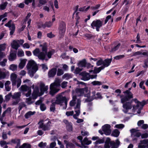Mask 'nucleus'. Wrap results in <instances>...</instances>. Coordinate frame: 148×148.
Listing matches in <instances>:
<instances>
[{
	"instance_id": "38",
	"label": "nucleus",
	"mask_w": 148,
	"mask_h": 148,
	"mask_svg": "<svg viewBox=\"0 0 148 148\" xmlns=\"http://www.w3.org/2000/svg\"><path fill=\"white\" fill-rule=\"evenodd\" d=\"M26 107V105L24 102H21L18 104V109L19 111L20 112L22 108Z\"/></svg>"
},
{
	"instance_id": "49",
	"label": "nucleus",
	"mask_w": 148,
	"mask_h": 148,
	"mask_svg": "<svg viewBox=\"0 0 148 148\" xmlns=\"http://www.w3.org/2000/svg\"><path fill=\"white\" fill-rule=\"evenodd\" d=\"M91 84L94 86H99L102 84V82L98 81H94L92 82Z\"/></svg>"
},
{
	"instance_id": "17",
	"label": "nucleus",
	"mask_w": 148,
	"mask_h": 148,
	"mask_svg": "<svg viewBox=\"0 0 148 148\" xmlns=\"http://www.w3.org/2000/svg\"><path fill=\"white\" fill-rule=\"evenodd\" d=\"M130 132L131 133V136L133 140H136V138H135V137H139L141 135V134L138 132V130L134 129H132L130 130Z\"/></svg>"
},
{
	"instance_id": "45",
	"label": "nucleus",
	"mask_w": 148,
	"mask_h": 148,
	"mask_svg": "<svg viewBox=\"0 0 148 148\" xmlns=\"http://www.w3.org/2000/svg\"><path fill=\"white\" fill-rule=\"evenodd\" d=\"M24 53L23 51L21 49H18L17 53V56L18 57H21L23 56Z\"/></svg>"
},
{
	"instance_id": "2",
	"label": "nucleus",
	"mask_w": 148,
	"mask_h": 148,
	"mask_svg": "<svg viewBox=\"0 0 148 148\" xmlns=\"http://www.w3.org/2000/svg\"><path fill=\"white\" fill-rule=\"evenodd\" d=\"M38 128L39 129H42V130H39L37 131V134L39 136H42L44 134L43 131H49L50 130L51 127L52 126V123L51 120L47 118L45 120H41L38 122Z\"/></svg>"
},
{
	"instance_id": "22",
	"label": "nucleus",
	"mask_w": 148,
	"mask_h": 148,
	"mask_svg": "<svg viewBox=\"0 0 148 148\" xmlns=\"http://www.w3.org/2000/svg\"><path fill=\"white\" fill-rule=\"evenodd\" d=\"M52 25V23L51 21L46 22L44 24H40L38 25V28H40L42 27L43 28H45L46 27H50Z\"/></svg>"
},
{
	"instance_id": "3",
	"label": "nucleus",
	"mask_w": 148,
	"mask_h": 148,
	"mask_svg": "<svg viewBox=\"0 0 148 148\" xmlns=\"http://www.w3.org/2000/svg\"><path fill=\"white\" fill-rule=\"evenodd\" d=\"M41 47L42 51H40L38 48H36L33 51L34 55L38 57L40 60L46 61L48 60V59L46 58V55L47 51V44L45 43L40 45Z\"/></svg>"
},
{
	"instance_id": "40",
	"label": "nucleus",
	"mask_w": 148,
	"mask_h": 148,
	"mask_svg": "<svg viewBox=\"0 0 148 148\" xmlns=\"http://www.w3.org/2000/svg\"><path fill=\"white\" fill-rule=\"evenodd\" d=\"M20 88L21 91L24 92L27 91L29 90V87L25 85H22Z\"/></svg>"
},
{
	"instance_id": "24",
	"label": "nucleus",
	"mask_w": 148,
	"mask_h": 148,
	"mask_svg": "<svg viewBox=\"0 0 148 148\" xmlns=\"http://www.w3.org/2000/svg\"><path fill=\"white\" fill-rule=\"evenodd\" d=\"M112 61L111 59H107L103 61V65L102 66V67H104V69L106 67L109 66L110 64Z\"/></svg>"
},
{
	"instance_id": "39",
	"label": "nucleus",
	"mask_w": 148,
	"mask_h": 148,
	"mask_svg": "<svg viewBox=\"0 0 148 148\" xmlns=\"http://www.w3.org/2000/svg\"><path fill=\"white\" fill-rule=\"evenodd\" d=\"M10 29V34L11 35H12L14 33L15 29V25L14 24L11 25V26L9 27Z\"/></svg>"
},
{
	"instance_id": "4",
	"label": "nucleus",
	"mask_w": 148,
	"mask_h": 148,
	"mask_svg": "<svg viewBox=\"0 0 148 148\" xmlns=\"http://www.w3.org/2000/svg\"><path fill=\"white\" fill-rule=\"evenodd\" d=\"M26 67L28 70V74L30 77H32L34 73L38 70V66L37 64L33 60H30L28 61Z\"/></svg>"
},
{
	"instance_id": "8",
	"label": "nucleus",
	"mask_w": 148,
	"mask_h": 148,
	"mask_svg": "<svg viewBox=\"0 0 148 148\" xmlns=\"http://www.w3.org/2000/svg\"><path fill=\"white\" fill-rule=\"evenodd\" d=\"M56 100L55 103L56 104H61L62 103H64L65 107L64 108L66 109L67 107L68 100L65 97H63L62 95L59 94L56 97Z\"/></svg>"
},
{
	"instance_id": "1",
	"label": "nucleus",
	"mask_w": 148,
	"mask_h": 148,
	"mask_svg": "<svg viewBox=\"0 0 148 148\" xmlns=\"http://www.w3.org/2000/svg\"><path fill=\"white\" fill-rule=\"evenodd\" d=\"M72 92V99L70 102V105L71 106H75V108L80 107L81 100L79 97L84 95V97H88L90 95V91L87 87L76 88Z\"/></svg>"
},
{
	"instance_id": "62",
	"label": "nucleus",
	"mask_w": 148,
	"mask_h": 148,
	"mask_svg": "<svg viewBox=\"0 0 148 148\" xmlns=\"http://www.w3.org/2000/svg\"><path fill=\"white\" fill-rule=\"evenodd\" d=\"M12 94L11 92L6 95L5 96V100L6 101H8L10 99L11 96L12 97Z\"/></svg>"
},
{
	"instance_id": "25",
	"label": "nucleus",
	"mask_w": 148,
	"mask_h": 148,
	"mask_svg": "<svg viewBox=\"0 0 148 148\" xmlns=\"http://www.w3.org/2000/svg\"><path fill=\"white\" fill-rule=\"evenodd\" d=\"M12 47L14 49L17 50L20 45H19L17 40H14L11 43Z\"/></svg>"
},
{
	"instance_id": "18",
	"label": "nucleus",
	"mask_w": 148,
	"mask_h": 148,
	"mask_svg": "<svg viewBox=\"0 0 148 148\" xmlns=\"http://www.w3.org/2000/svg\"><path fill=\"white\" fill-rule=\"evenodd\" d=\"M104 148H116V147L115 142L114 141H106L105 143Z\"/></svg>"
},
{
	"instance_id": "56",
	"label": "nucleus",
	"mask_w": 148,
	"mask_h": 148,
	"mask_svg": "<svg viewBox=\"0 0 148 148\" xmlns=\"http://www.w3.org/2000/svg\"><path fill=\"white\" fill-rule=\"evenodd\" d=\"M81 134L83 136H88L89 135L88 132L86 131H85V130L81 131Z\"/></svg>"
},
{
	"instance_id": "57",
	"label": "nucleus",
	"mask_w": 148,
	"mask_h": 148,
	"mask_svg": "<svg viewBox=\"0 0 148 148\" xmlns=\"http://www.w3.org/2000/svg\"><path fill=\"white\" fill-rule=\"evenodd\" d=\"M40 108L41 110L43 111L46 110V107L45 104L43 103H41L40 104Z\"/></svg>"
},
{
	"instance_id": "14",
	"label": "nucleus",
	"mask_w": 148,
	"mask_h": 148,
	"mask_svg": "<svg viewBox=\"0 0 148 148\" xmlns=\"http://www.w3.org/2000/svg\"><path fill=\"white\" fill-rule=\"evenodd\" d=\"M59 34L61 37L63 36L65 34L66 31V24L63 22H61L59 27Z\"/></svg>"
},
{
	"instance_id": "51",
	"label": "nucleus",
	"mask_w": 148,
	"mask_h": 148,
	"mask_svg": "<svg viewBox=\"0 0 148 148\" xmlns=\"http://www.w3.org/2000/svg\"><path fill=\"white\" fill-rule=\"evenodd\" d=\"M19 148H31V145L29 144L24 143Z\"/></svg>"
},
{
	"instance_id": "60",
	"label": "nucleus",
	"mask_w": 148,
	"mask_h": 148,
	"mask_svg": "<svg viewBox=\"0 0 148 148\" xmlns=\"http://www.w3.org/2000/svg\"><path fill=\"white\" fill-rule=\"evenodd\" d=\"M125 56V55H119L116 56L114 58L116 60H119L121 59H122Z\"/></svg>"
},
{
	"instance_id": "64",
	"label": "nucleus",
	"mask_w": 148,
	"mask_h": 148,
	"mask_svg": "<svg viewBox=\"0 0 148 148\" xmlns=\"http://www.w3.org/2000/svg\"><path fill=\"white\" fill-rule=\"evenodd\" d=\"M67 82L64 81L62 82L61 84V86L62 88H64L67 86Z\"/></svg>"
},
{
	"instance_id": "19",
	"label": "nucleus",
	"mask_w": 148,
	"mask_h": 148,
	"mask_svg": "<svg viewBox=\"0 0 148 148\" xmlns=\"http://www.w3.org/2000/svg\"><path fill=\"white\" fill-rule=\"evenodd\" d=\"M138 148H148V139H145L140 141Z\"/></svg>"
},
{
	"instance_id": "36",
	"label": "nucleus",
	"mask_w": 148,
	"mask_h": 148,
	"mask_svg": "<svg viewBox=\"0 0 148 148\" xmlns=\"http://www.w3.org/2000/svg\"><path fill=\"white\" fill-rule=\"evenodd\" d=\"M72 75L70 74L66 73L62 76V78L63 79H68L71 78H72Z\"/></svg>"
},
{
	"instance_id": "10",
	"label": "nucleus",
	"mask_w": 148,
	"mask_h": 148,
	"mask_svg": "<svg viewBox=\"0 0 148 148\" xmlns=\"http://www.w3.org/2000/svg\"><path fill=\"white\" fill-rule=\"evenodd\" d=\"M103 25L102 22L100 20H97L93 21L91 24L93 29H96V31H99V28Z\"/></svg>"
},
{
	"instance_id": "21",
	"label": "nucleus",
	"mask_w": 148,
	"mask_h": 148,
	"mask_svg": "<svg viewBox=\"0 0 148 148\" xmlns=\"http://www.w3.org/2000/svg\"><path fill=\"white\" fill-rule=\"evenodd\" d=\"M57 69L53 68L50 70L48 73V76L49 77H54L56 74Z\"/></svg>"
},
{
	"instance_id": "53",
	"label": "nucleus",
	"mask_w": 148,
	"mask_h": 148,
	"mask_svg": "<svg viewBox=\"0 0 148 148\" xmlns=\"http://www.w3.org/2000/svg\"><path fill=\"white\" fill-rule=\"evenodd\" d=\"M66 129L69 131H71L72 130V126L71 123L66 126Z\"/></svg>"
},
{
	"instance_id": "46",
	"label": "nucleus",
	"mask_w": 148,
	"mask_h": 148,
	"mask_svg": "<svg viewBox=\"0 0 148 148\" xmlns=\"http://www.w3.org/2000/svg\"><path fill=\"white\" fill-rule=\"evenodd\" d=\"M125 127V125L124 124H116L115 125L114 127L115 128H117L119 129H122Z\"/></svg>"
},
{
	"instance_id": "47",
	"label": "nucleus",
	"mask_w": 148,
	"mask_h": 148,
	"mask_svg": "<svg viewBox=\"0 0 148 148\" xmlns=\"http://www.w3.org/2000/svg\"><path fill=\"white\" fill-rule=\"evenodd\" d=\"M120 46V44H118L116 46L112 48L110 51L111 52H113L117 50Z\"/></svg>"
},
{
	"instance_id": "30",
	"label": "nucleus",
	"mask_w": 148,
	"mask_h": 148,
	"mask_svg": "<svg viewBox=\"0 0 148 148\" xmlns=\"http://www.w3.org/2000/svg\"><path fill=\"white\" fill-rule=\"evenodd\" d=\"M120 133V132L118 130L116 129H114L112 131L111 135L115 137H117L119 136Z\"/></svg>"
},
{
	"instance_id": "7",
	"label": "nucleus",
	"mask_w": 148,
	"mask_h": 148,
	"mask_svg": "<svg viewBox=\"0 0 148 148\" xmlns=\"http://www.w3.org/2000/svg\"><path fill=\"white\" fill-rule=\"evenodd\" d=\"M10 78L13 86L16 85L17 88L20 86L21 83V80L18 78L17 75L15 73H12L10 75Z\"/></svg>"
},
{
	"instance_id": "26",
	"label": "nucleus",
	"mask_w": 148,
	"mask_h": 148,
	"mask_svg": "<svg viewBox=\"0 0 148 148\" xmlns=\"http://www.w3.org/2000/svg\"><path fill=\"white\" fill-rule=\"evenodd\" d=\"M27 60L25 59H21L20 62L19 64L18 67L20 69H23L25 65Z\"/></svg>"
},
{
	"instance_id": "48",
	"label": "nucleus",
	"mask_w": 148,
	"mask_h": 148,
	"mask_svg": "<svg viewBox=\"0 0 148 148\" xmlns=\"http://www.w3.org/2000/svg\"><path fill=\"white\" fill-rule=\"evenodd\" d=\"M54 51L52 50L47 52V56L49 59H50L51 58V56L54 53Z\"/></svg>"
},
{
	"instance_id": "13",
	"label": "nucleus",
	"mask_w": 148,
	"mask_h": 148,
	"mask_svg": "<svg viewBox=\"0 0 148 148\" xmlns=\"http://www.w3.org/2000/svg\"><path fill=\"white\" fill-rule=\"evenodd\" d=\"M123 103H124L123 105V111L124 113H127L129 110L131 109L132 108V102H127Z\"/></svg>"
},
{
	"instance_id": "54",
	"label": "nucleus",
	"mask_w": 148,
	"mask_h": 148,
	"mask_svg": "<svg viewBox=\"0 0 148 148\" xmlns=\"http://www.w3.org/2000/svg\"><path fill=\"white\" fill-rule=\"evenodd\" d=\"M82 69L77 67L75 69L74 73L76 74H78L82 71Z\"/></svg>"
},
{
	"instance_id": "15",
	"label": "nucleus",
	"mask_w": 148,
	"mask_h": 148,
	"mask_svg": "<svg viewBox=\"0 0 148 148\" xmlns=\"http://www.w3.org/2000/svg\"><path fill=\"white\" fill-rule=\"evenodd\" d=\"M145 104V101L138 102L136 104V106H133V110L134 112L136 109H138V111H137V113L138 114L140 113V110L142 109L143 107Z\"/></svg>"
},
{
	"instance_id": "44",
	"label": "nucleus",
	"mask_w": 148,
	"mask_h": 148,
	"mask_svg": "<svg viewBox=\"0 0 148 148\" xmlns=\"http://www.w3.org/2000/svg\"><path fill=\"white\" fill-rule=\"evenodd\" d=\"M55 103H53L51 105L50 108V110L51 112H54L55 110Z\"/></svg>"
},
{
	"instance_id": "29",
	"label": "nucleus",
	"mask_w": 148,
	"mask_h": 148,
	"mask_svg": "<svg viewBox=\"0 0 148 148\" xmlns=\"http://www.w3.org/2000/svg\"><path fill=\"white\" fill-rule=\"evenodd\" d=\"M86 59H84L80 61L78 63V65L79 67H84L86 66Z\"/></svg>"
},
{
	"instance_id": "59",
	"label": "nucleus",
	"mask_w": 148,
	"mask_h": 148,
	"mask_svg": "<svg viewBox=\"0 0 148 148\" xmlns=\"http://www.w3.org/2000/svg\"><path fill=\"white\" fill-rule=\"evenodd\" d=\"M102 97L101 96V93L99 92H97L96 93V99H101Z\"/></svg>"
},
{
	"instance_id": "42",
	"label": "nucleus",
	"mask_w": 148,
	"mask_h": 148,
	"mask_svg": "<svg viewBox=\"0 0 148 148\" xmlns=\"http://www.w3.org/2000/svg\"><path fill=\"white\" fill-rule=\"evenodd\" d=\"M6 75L5 72H3L0 69V79H2L5 78L6 77Z\"/></svg>"
},
{
	"instance_id": "23",
	"label": "nucleus",
	"mask_w": 148,
	"mask_h": 148,
	"mask_svg": "<svg viewBox=\"0 0 148 148\" xmlns=\"http://www.w3.org/2000/svg\"><path fill=\"white\" fill-rule=\"evenodd\" d=\"M104 69V67H102V66L99 67H95L94 68L93 70H91L89 71V72L91 73L92 71L93 72V73L95 74H97L100 72L102 70Z\"/></svg>"
},
{
	"instance_id": "55",
	"label": "nucleus",
	"mask_w": 148,
	"mask_h": 148,
	"mask_svg": "<svg viewBox=\"0 0 148 148\" xmlns=\"http://www.w3.org/2000/svg\"><path fill=\"white\" fill-rule=\"evenodd\" d=\"M7 60L6 59H4L3 60L0 62V65L2 66H4L6 65Z\"/></svg>"
},
{
	"instance_id": "27",
	"label": "nucleus",
	"mask_w": 148,
	"mask_h": 148,
	"mask_svg": "<svg viewBox=\"0 0 148 148\" xmlns=\"http://www.w3.org/2000/svg\"><path fill=\"white\" fill-rule=\"evenodd\" d=\"M64 142L66 144V148H68V147L71 148H74L75 147V145L72 143L69 142L66 140H64Z\"/></svg>"
},
{
	"instance_id": "37",
	"label": "nucleus",
	"mask_w": 148,
	"mask_h": 148,
	"mask_svg": "<svg viewBox=\"0 0 148 148\" xmlns=\"http://www.w3.org/2000/svg\"><path fill=\"white\" fill-rule=\"evenodd\" d=\"M8 4L7 2L2 3L0 4V9L1 10H4L5 9Z\"/></svg>"
},
{
	"instance_id": "34",
	"label": "nucleus",
	"mask_w": 148,
	"mask_h": 148,
	"mask_svg": "<svg viewBox=\"0 0 148 148\" xmlns=\"http://www.w3.org/2000/svg\"><path fill=\"white\" fill-rule=\"evenodd\" d=\"M12 142L14 143H16L17 146L16 147V148H19L20 147V140L18 139H15L12 140Z\"/></svg>"
},
{
	"instance_id": "52",
	"label": "nucleus",
	"mask_w": 148,
	"mask_h": 148,
	"mask_svg": "<svg viewBox=\"0 0 148 148\" xmlns=\"http://www.w3.org/2000/svg\"><path fill=\"white\" fill-rule=\"evenodd\" d=\"M6 44L3 43L0 45V51H4L6 48Z\"/></svg>"
},
{
	"instance_id": "20",
	"label": "nucleus",
	"mask_w": 148,
	"mask_h": 148,
	"mask_svg": "<svg viewBox=\"0 0 148 148\" xmlns=\"http://www.w3.org/2000/svg\"><path fill=\"white\" fill-rule=\"evenodd\" d=\"M79 75L82 76L81 79L84 81H87L90 79L89 73L84 71L80 73Z\"/></svg>"
},
{
	"instance_id": "12",
	"label": "nucleus",
	"mask_w": 148,
	"mask_h": 148,
	"mask_svg": "<svg viewBox=\"0 0 148 148\" xmlns=\"http://www.w3.org/2000/svg\"><path fill=\"white\" fill-rule=\"evenodd\" d=\"M38 86H39L41 95H43L45 92L47 93L48 89V86H45L42 82H40L38 83Z\"/></svg>"
},
{
	"instance_id": "31",
	"label": "nucleus",
	"mask_w": 148,
	"mask_h": 148,
	"mask_svg": "<svg viewBox=\"0 0 148 148\" xmlns=\"http://www.w3.org/2000/svg\"><path fill=\"white\" fill-rule=\"evenodd\" d=\"M91 140H88V138L86 137L84 138L82 142V145H89L91 143Z\"/></svg>"
},
{
	"instance_id": "61",
	"label": "nucleus",
	"mask_w": 148,
	"mask_h": 148,
	"mask_svg": "<svg viewBox=\"0 0 148 148\" xmlns=\"http://www.w3.org/2000/svg\"><path fill=\"white\" fill-rule=\"evenodd\" d=\"M98 140L96 141L95 143V144L96 145L98 144H101L103 143L104 142V140L103 139H100L99 138L98 139H97Z\"/></svg>"
},
{
	"instance_id": "43",
	"label": "nucleus",
	"mask_w": 148,
	"mask_h": 148,
	"mask_svg": "<svg viewBox=\"0 0 148 148\" xmlns=\"http://www.w3.org/2000/svg\"><path fill=\"white\" fill-rule=\"evenodd\" d=\"M64 71L62 69H58L57 75L58 76H60L64 74Z\"/></svg>"
},
{
	"instance_id": "35",
	"label": "nucleus",
	"mask_w": 148,
	"mask_h": 148,
	"mask_svg": "<svg viewBox=\"0 0 148 148\" xmlns=\"http://www.w3.org/2000/svg\"><path fill=\"white\" fill-rule=\"evenodd\" d=\"M35 113V112L29 111L26 113L25 115V117L26 119H28L31 116L34 115Z\"/></svg>"
},
{
	"instance_id": "6",
	"label": "nucleus",
	"mask_w": 148,
	"mask_h": 148,
	"mask_svg": "<svg viewBox=\"0 0 148 148\" xmlns=\"http://www.w3.org/2000/svg\"><path fill=\"white\" fill-rule=\"evenodd\" d=\"M131 88H130L129 90H127L123 92L124 95H118L117 96H120L121 99V101L122 103H123L127 101H128L130 99L133 98V94L130 91Z\"/></svg>"
},
{
	"instance_id": "50",
	"label": "nucleus",
	"mask_w": 148,
	"mask_h": 148,
	"mask_svg": "<svg viewBox=\"0 0 148 148\" xmlns=\"http://www.w3.org/2000/svg\"><path fill=\"white\" fill-rule=\"evenodd\" d=\"M47 145L46 143H43L42 142L39 144L38 146L40 148H45Z\"/></svg>"
},
{
	"instance_id": "11",
	"label": "nucleus",
	"mask_w": 148,
	"mask_h": 148,
	"mask_svg": "<svg viewBox=\"0 0 148 148\" xmlns=\"http://www.w3.org/2000/svg\"><path fill=\"white\" fill-rule=\"evenodd\" d=\"M21 93L20 92H15L13 95L12 96V98L14 99H16V101H12V105H16L20 101L21 99L20 98L21 96Z\"/></svg>"
},
{
	"instance_id": "16",
	"label": "nucleus",
	"mask_w": 148,
	"mask_h": 148,
	"mask_svg": "<svg viewBox=\"0 0 148 148\" xmlns=\"http://www.w3.org/2000/svg\"><path fill=\"white\" fill-rule=\"evenodd\" d=\"M111 126L109 124H106L102 127V128L104 133L106 135H110L111 132Z\"/></svg>"
},
{
	"instance_id": "58",
	"label": "nucleus",
	"mask_w": 148,
	"mask_h": 148,
	"mask_svg": "<svg viewBox=\"0 0 148 148\" xmlns=\"http://www.w3.org/2000/svg\"><path fill=\"white\" fill-rule=\"evenodd\" d=\"M103 60L102 59H101L97 62L96 63V65L97 66H99L101 64L103 65Z\"/></svg>"
},
{
	"instance_id": "5",
	"label": "nucleus",
	"mask_w": 148,
	"mask_h": 148,
	"mask_svg": "<svg viewBox=\"0 0 148 148\" xmlns=\"http://www.w3.org/2000/svg\"><path fill=\"white\" fill-rule=\"evenodd\" d=\"M61 82L60 79L57 78L55 79L54 82L51 84L50 87V91L49 93L51 95H54L59 91V89L57 88V87L60 85Z\"/></svg>"
},
{
	"instance_id": "32",
	"label": "nucleus",
	"mask_w": 148,
	"mask_h": 148,
	"mask_svg": "<svg viewBox=\"0 0 148 148\" xmlns=\"http://www.w3.org/2000/svg\"><path fill=\"white\" fill-rule=\"evenodd\" d=\"M75 108V106L74 107V108L75 109H77V110H76L75 111V112H76V114L73 115V117L74 118L77 119H78L77 117L79 115L80 113V107L79 108Z\"/></svg>"
},
{
	"instance_id": "28",
	"label": "nucleus",
	"mask_w": 148,
	"mask_h": 148,
	"mask_svg": "<svg viewBox=\"0 0 148 148\" xmlns=\"http://www.w3.org/2000/svg\"><path fill=\"white\" fill-rule=\"evenodd\" d=\"M11 84V82L9 81H7L5 83V86L6 90L7 91H9L10 90L11 88L10 86V85Z\"/></svg>"
},
{
	"instance_id": "33",
	"label": "nucleus",
	"mask_w": 148,
	"mask_h": 148,
	"mask_svg": "<svg viewBox=\"0 0 148 148\" xmlns=\"http://www.w3.org/2000/svg\"><path fill=\"white\" fill-rule=\"evenodd\" d=\"M16 54L13 53H12L10 54L9 59L10 61H12L16 58Z\"/></svg>"
},
{
	"instance_id": "9",
	"label": "nucleus",
	"mask_w": 148,
	"mask_h": 148,
	"mask_svg": "<svg viewBox=\"0 0 148 148\" xmlns=\"http://www.w3.org/2000/svg\"><path fill=\"white\" fill-rule=\"evenodd\" d=\"M38 86L37 85L35 86V85L33 84L32 86V88L34 89L32 94V97L33 99H35L38 96L42 95H41V92H39Z\"/></svg>"
},
{
	"instance_id": "63",
	"label": "nucleus",
	"mask_w": 148,
	"mask_h": 148,
	"mask_svg": "<svg viewBox=\"0 0 148 148\" xmlns=\"http://www.w3.org/2000/svg\"><path fill=\"white\" fill-rule=\"evenodd\" d=\"M87 97V98L85 99V102H90L92 101L93 100L91 97L90 96V95L89 96Z\"/></svg>"
},
{
	"instance_id": "41",
	"label": "nucleus",
	"mask_w": 148,
	"mask_h": 148,
	"mask_svg": "<svg viewBox=\"0 0 148 148\" xmlns=\"http://www.w3.org/2000/svg\"><path fill=\"white\" fill-rule=\"evenodd\" d=\"M17 66L16 65L13 64L10 66L9 69L13 71H14L17 70Z\"/></svg>"
}]
</instances>
